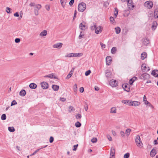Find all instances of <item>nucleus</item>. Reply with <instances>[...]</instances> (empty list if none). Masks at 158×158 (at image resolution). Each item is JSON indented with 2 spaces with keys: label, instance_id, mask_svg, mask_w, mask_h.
<instances>
[{
  "label": "nucleus",
  "instance_id": "obj_1",
  "mask_svg": "<svg viewBox=\"0 0 158 158\" xmlns=\"http://www.w3.org/2000/svg\"><path fill=\"white\" fill-rule=\"evenodd\" d=\"M86 7V4L84 2H81L78 5V10L80 12H83L85 10Z\"/></svg>",
  "mask_w": 158,
  "mask_h": 158
},
{
  "label": "nucleus",
  "instance_id": "obj_2",
  "mask_svg": "<svg viewBox=\"0 0 158 158\" xmlns=\"http://www.w3.org/2000/svg\"><path fill=\"white\" fill-rule=\"evenodd\" d=\"M135 140V143L137 146L140 148H141L142 146H141V144H143V143L141 140L140 138L139 135L136 136Z\"/></svg>",
  "mask_w": 158,
  "mask_h": 158
},
{
  "label": "nucleus",
  "instance_id": "obj_3",
  "mask_svg": "<svg viewBox=\"0 0 158 158\" xmlns=\"http://www.w3.org/2000/svg\"><path fill=\"white\" fill-rule=\"evenodd\" d=\"M144 6L149 9L152 8L153 6V3L151 1H146L144 4Z\"/></svg>",
  "mask_w": 158,
  "mask_h": 158
},
{
  "label": "nucleus",
  "instance_id": "obj_4",
  "mask_svg": "<svg viewBox=\"0 0 158 158\" xmlns=\"http://www.w3.org/2000/svg\"><path fill=\"white\" fill-rule=\"evenodd\" d=\"M150 77V75L147 73H144L142 74L140 76V78L143 80L148 79Z\"/></svg>",
  "mask_w": 158,
  "mask_h": 158
},
{
  "label": "nucleus",
  "instance_id": "obj_5",
  "mask_svg": "<svg viewBox=\"0 0 158 158\" xmlns=\"http://www.w3.org/2000/svg\"><path fill=\"white\" fill-rule=\"evenodd\" d=\"M115 151L114 148L111 147L110 149V158H115Z\"/></svg>",
  "mask_w": 158,
  "mask_h": 158
},
{
  "label": "nucleus",
  "instance_id": "obj_6",
  "mask_svg": "<svg viewBox=\"0 0 158 158\" xmlns=\"http://www.w3.org/2000/svg\"><path fill=\"white\" fill-rule=\"evenodd\" d=\"M109 83L110 85L113 87H115L117 86V81L116 80L112 79L110 80Z\"/></svg>",
  "mask_w": 158,
  "mask_h": 158
},
{
  "label": "nucleus",
  "instance_id": "obj_7",
  "mask_svg": "<svg viewBox=\"0 0 158 158\" xmlns=\"http://www.w3.org/2000/svg\"><path fill=\"white\" fill-rule=\"evenodd\" d=\"M103 27L101 26L97 27L95 29V33L97 34H98L101 32L102 31Z\"/></svg>",
  "mask_w": 158,
  "mask_h": 158
},
{
  "label": "nucleus",
  "instance_id": "obj_8",
  "mask_svg": "<svg viewBox=\"0 0 158 158\" xmlns=\"http://www.w3.org/2000/svg\"><path fill=\"white\" fill-rule=\"evenodd\" d=\"M106 64L108 65H110L112 61V58L110 56H107L106 58Z\"/></svg>",
  "mask_w": 158,
  "mask_h": 158
},
{
  "label": "nucleus",
  "instance_id": "obj_9",
  "mask_svg": "<svg viewBox=\"0 0 158 158\" xmlns=\"http://www.w3.org/2000/svg\"><path fill=\"white\" fill-rule=\"evenodd\" d=\"M122 87L125 91H127V92H129L130 88L129 85L128 84H125L124 85H122Z\"/></svg>",
  "mask_w": 158,
  "mask_h": 158
},
{
  "label": "nucleus",
  "instance_id": "obj_10",
  "mask_svg": "<svg viewBox=\"0 0 158 158\" xmlns=\"http://www.w3.org/2000/svg\"><path fill=\"white\" fill-rule=\"evenodd\" d=\"M41 86L44 89H47L48 87V84L46 82H43L41 83Z\"/></svg>",
  "mask_w": 158,
  "mask_h": 158
},
{
  "label": "nucleus",
  "instance_id": "obj_11",
  "mask_svg": "<svg viewBox=\"0 0 158 158\" xmlns=\"http://www.w3.org/2000/svg\"><path fill=\"white\" fill-rule=\"evenodd\" d=\"M156 150L154 148H153L150 152V156L152 157H153L156 155Z\"/></svg>",
  "mask_w": 158,
  "mask_h": 158
},
{
  "label": "nucleus",
  "instance_id": "obj_12",
  "mask_svg": "<svg viewBox=\"0 0 158 158\" xmlns=\"http://www.w3.org/2000/svg\"><path fill=\"white\" fill-rule=\"evenodd\" d=\"M106 76L107 78H111L112 73L109 70H107L105 72Z\"/></svg>",
  "mask_w": 158,
  "mask_h": 158
},
{
  "label": "nucleus",
  "instance_id": "obj_13",
  "mask_svg": "<svg viewBox=\"0 0 158 158\" xmlns=\"http://www.w3.org/2000/svg\"><path fill=\"white\" fill-rule=\"evenodd\" d=\"M62 45H63V44L61 43H57V44H54L53 45V47L54 48H60L62 47Z\"/></svg>",
  "mask_w": 158,
  "mask_h": 158
},
{
  "label": "nucleus",
  "instance_id": "obj_14",
  "mask_svg": "<svg viewBox=\"0 0 158 158\" xmlns=\"http://www.w3.org/2000/svg\"><path fill=\"white\" fill-rule=\"evenodd\" d=\"M44 77H48L51 79H52V78L56 79L57 78V77L56 76H54L53 73H51V74H48V75L45 76H44Z\"/></svg>",
  "mask_w": 158,
  "mask_h": 158
},
{
  "label": "nucleus",
  "instance_id": "obj_15",
  "mask_svg": "<svg viewBox=\"0 0 158 158\" xmlns=\"http://www.w3.org/2000/svg\"><path fill=\"white\" fill-rule=\"evenodd\" d=\"M152 74L156 77H158V70H154L152 71Z\"/></svg>",
  "mask_w": 158,
  "mask_h": 158
},
{
  "label": "nucleus",
  "instance_id": "obj_16",
  "mask_svg": "<svg viewBox=\"0 0 158 158\" xmlns=\"http://www.w3.org/2000/svg\"><path fill=\"white\" fill-rule=\"evenodd\" d=\"M74 71V69L73 68L69 72V74L67 75V76L66 77V78L67 79H69L72 76V75L73 74V72Z\"/></svg>",
  "mask_w": 158,
  "mask_h": 158
},
{
  "label": "nucleus",
  "instance_id": "obj_17",
  "mask_svg": "<svg viewBox=\"0 0 158 158\" xmlns=\"http://www.w3.org/2000/svg\"><path fill=\"white\" fill-rule=\"evenodd\" d=\"M79 28L82 30H85L86 28V26L85 25L83 24L82 23H81L79 25Z\"/></svg>",
  "mask_w": 158,
  "mask_h": 158
},
{
  "label": "nucleus",
  "instance_id": "obj_18",
  "mask_svg": "<svg viewBox=\"0 0 158 158\" xmlns=\"http://www.w3.org/2000/svg\"><path fill=\"white\" fill-rule=\"evenodd\" d=\"M132 102L131 106H139L140 104V102L136 101H132Z\"/></svg>",
  "mask_w": 158,
  "mask_h": 158
},
{
  "label": "nucleus",
  "instance_id": "obj_19",
  "mask_svg": "<svg viewBox=\"0 0 158 158\" xmlns=\"http://www.w3.org/2000/svg\"><path fill=\"white\" fill-rule=\"evenodd\" d=\"M154 16L155 19L158 18V8L155 9L154 12Z\"/></svg>",
  "mask_w": 158,
  "mask_h": 158
},
{
  "label": "nucleus",
  "instance_id": "obj_20",
  "mask_svg": "<svg viewBox=\"0 0 158 158\" xmlns=\"http://www.w3.org/2000/svg\"><path fill=\"white\" fill-rule=\"evenodd\" d=\"M29 86L31 89H35L37 87V85L34 83H31L29 85Z\"/></svg>",
  "mask_w": 158,
  "mask_h": 158
},
{
  "label": "nucleus",
  "instance_id": "obj_21",
  "mask_svg": "<svg viewBox=\"0 0 158 158\" xmlns=\"http://www.w3.org/2000/svg\"><path fill=\"white\" fill-rule=\"evenodd\" d=\"M147 57V54L146 52H143L142 53L141 56V59L142 60H144Z\"/></svg>",
  "mask_w": 158,
  "mask_h": 158
},
{
  "label": "nucleus",
  "instance_id": "obj_22",
  "mask_svg": "<svg viewBox=\"0 0 158 158\" xmlns=\"http://www.w3.org/2000/svg\"><path fill=\"white\" fill-rule=\"evenodd\" d=\"M157 25V24L156 21L153 22L152 26V29L155 30L156 28Z\"/></svg>",
  "mask_w": 158,
  "mask_h": 158
},
{
  "label": "nucleus",
  "instance_id": "obj_23",
  "mask_svg": "<svg viewBox=\"0 0 158 158\" xmlns=\"http://www.w3.org/2000/svg\"><path fill=\"white\" fill-rule=\"evenodd\" d=\"M149 43V40L148 38L144 39L143 42V44L144 45H147Z\"/></svg>",
  "mask_w": 158,
  "mask_h": 158
},
{
  "label": "nucleus",
  "instance_id": "obj_24",
  "mask_svg": "<svg viewBox=\"0 0 158 158\" xmlns=\"http://www.w3.org/2000/svg\"><path fill=\"white\" fill-rule=\"evenodd\" d=\"M117 109L115 107H112L110 109V113L111 114H115L116 113Z\"/></svg>",
  "mask_w": 158,
  "mask_h": 158
},
{
  "label": "nucleus",
  "instance_id": "obj_25",
  "mask_svg": "<svg viewBox=\"0 0 158 158\" xmlns=\"http://www.w3.org/2000/svg\"><path fill=\"white\" fill-rule=\"evenodd\" d=\"M26 92L24 89L22 90L19 93V95L21 96H24L26 94Z\"/></svg>",
  "mask_w": 158,
  "mask_h": 158
},
{
  "label": "nucleus",
  "instance_id": "obj_26",
  "mask_svg": "<svg viewBox=\"0 0 158 158\" xmlns=\"http://www.w3.org/2000/svg\"><path fill=\"white\" fill-rule=\"evenodd\" d=\"M47 34V31L46 30H44L40 33V35L41 36H46Z\"/></svg>",
  "mask_w": 158,
  "mask_h": 158
},
{
  "label": "nucleus",
  "instance_id": "obj_27",
  "mask_svg": "<svg viewBox=\"0 0 158 158\" xmlns=\"http://www.w3.org/2000/svg\"><path fill=\"white\" fill-rule=\"evenodd\" d=\"M131 131V129L129 128H127L126 130L125 134L127 136H128L129 135Z\"/></svg>",
  "mask_w": 158,
  "mask_h": 158
},
{
  "label": "nucleus",
  "instance_id": "obj_28",
  "mask_svg": "<svg viewBox=\"0 0 158 158\" xmlns=\"http://www.w3.org/2000/svg\"><path fill=\"white\" fill-rule=\"evenodd\" d=\"M52 88L54 91H57L59 89V86L56 85H52Z\"/></svg>",
  "mask_w": 158,
  "mask_h": 158
},
{
  "label": "nucleus",
  "instance_id": "obj_29",
  "mask_svg": "<svg viewBox=\"0 0 158 158\" xmlns=\"http://www.w3.org/2000/svg\"><path fill=\"white\" fill-rule=\"evenodd\" d=\"M116 34H119L121 31V29L119 27H117L115 28Z\"/></svg>",
  "mask_w": 158,
  "mask_h": 158
},
{
  "label": "nucleus",
  "instance_id": "obj_30",
  "mask_svg": "<svg viewBox=\"0 0 158 158\" xmlns=\"http://www.w3.org/2000/svg\"><path fill=\"white\" fill-rule=\"evenodd\" d=\"M118 9L116 7L115 8L114 14V15L115 16V18H116V17H117V16L118 15Z\"/></svg>",
  "mask_w": 158,
  "mask_h": 158
},
{
  "label": "nucleus",
  "instance_id": "obj_31",
  "mask_svg": "<svg viewBox=\"0 0 158 158\" xmlns=\"http://www.w3.org/2000/svg\"><path fill=\"white\" fill-rule=\"evenodd\" d=\"M8 130L10 132H13L15 131V129L13 127H9Z\"/></svg>",
  "mask_w": 158,
  "mask_h": 158
},
{
  "label": "nucleus",
  "instance_id": "obj_32",
  "mask_svg": "<svg viewBox=\"0 0 158 158\" xmlns=\"http://www.w3.org/2000/svg\"><path fill=\"white\" fill-rule=\"evenodd\" d=\"M83 55L82 53H74V56L75 57H77L79 56H81Z\"/></svg>",
  "mask_w": 158,
  "mask_h": 158
},
{
  "label": "nucleus",
  "instance_id": "obj_33",
  "mask_svg": "<svg viewBox=\"0 0 158 158\" xmlns=\"http://www.w3.org/2000/svg\"><path fill=\"white\" fill-rule=\"evenodd\" d=\"M142 69L144 70V71H146L147 67L146 65L145 64H143L141 66Z\"/></svg>",
  "mask_w": 158,
  "mask_h": 158
},
{
  "label": "nucleus",
  "instance_id": "obj_34",
  "mask_svg": "<svg viewBox=\"0 0 158 158\" xmlns=\"http://www.w3.org/2000/svg\"><path fill=\"white\" fill-rule=\"evenodd\" d=\"M35 7L37 9V10H39L41 8V6L39 4H37L35 5Z\"/></svg>",
  "mask_w": 158,
  "mask_h": 158
},
{
  "label": "nucleus",
  "instance_id": "obj_35",
  "mask_svg": "<svg viewBox=\"0 0 158 158\" xmlns=\"http://www.w3.org/2000/svg\"><path fill=\"white\" fill-rule=\"evenodd\" d=\"M75 126L76 127H79L81 126V124L78 121H77L75 123Z\"/></svg>",
  "mask_w": 158,
  "mask_h": 158
},
{
  "label": "nucleus",
  "instance_id": "obj_36",
  "mask_svg": "<svg viewBox=\"0 0 158 158\" xmlns=\"http://www.w3.org/2000/svg\"><path fill=\"white\" fill-rule=\"evenodd\" d=\"M116 51V47H113L112 48L111 50V53L114 54Z\"/></svg>",
  "mask_w": 158,
  "mask_h": 158
},
{
  "label": "nucleus",
  "instance_id": "obj_37",
  "mask_svg": "<svg viewBox=\"0 0 158 158\" xmlns=\"http://www.w3.org/2000/svg\"><path fill=\"white\" fill-rule=\"evenodd\" d=\"M97 140V139L96 137H94L91 139V141L93 143H96Z\"/></svg>",
  "mask_w": 158,
  "mask_h": 158
},
{
  "label": "nucleus",
  "instance_id": "obj_38",
  "mask_svg": "<svg viewBox=\"0 0 158 158\" xmlns=\"http://www.w3.org/2000/svg\"><path fill=\"white\" fill-rule=\"evenodd\" d=\"M81 115L79 114H77L76 116V118L77 119H79L81 118Z\"/></svg>",
  "mask_w": 158,
  "mask_h": 158
},
{
  "label": "nucleus",
  "instance_id": "obj_39",
  "mask_svg": "<svg viewBox=\"0 0 158 158\" xmlns=\"http://www.w3.org/2000/svg\"><path fill=\"white\" fill-rule=\"evenodd\" d=\"M74 56V53H71L69 54L68 55H66L65 56V57H73Z\"/></svg>",
  "mask_w": 158,
  "mask_h": 158
},
{
  "label": "nucleus",
  "instance_id": "obj_40",
  "mask_svg": "<svg viewBox=\"0 0 158 158\" xmlns=\"http://www.w3.org/2000/svg\"><path fill=\"white\" fill-rule=\"evenodd\" d=\"M43 148H41L39 149H37L32 154H31L30 156H31L35 154Z\"/></svg>",
  "mask_w": 158,
  "mask_h": 158
},
{
  "label": "nucleus",
  "instance_id": "obj_41",
  "mask_svg": "<svg viewBox=\"0 0 158 158\" xmlns=\"http://www.w3.org/2000/svg\"><path fill=\"white\" fill-rule=\"evenodd\" d=\"M109 4V2L108 1L105 2L103 3V6H104L106 7Z\"/></svg>",
  "mask_w": 158,
  "mask_h": 158
},
{
  "label": "nucleus",
  "instance_id": "obj_42",
  "mask_svg": "<svg viewBox=\"0 0 158 158\" xmlns=\"http://www.w3.org/2000/svg\"><path fill=\"white\" fill-rule=\"evenodd\" d=\"M73 90L75 92H76L77 91V85L76 84H75L73 86Z\"/></svg>",
  "mask_w": 158,
  "mask_h": 158
},
{
  "label": "nucleus",
  "instance_id": "obj_43",
  "mask_svg": "<svg viewBox=\"0 0 158 158\" xmlns=\"http://www.w3.org/2000/svg\"><path fill=\"white\" fill-rule=\"evenodd\" d=\"M1 119L2 120H5L6 118V116L5 114H2L1 116Z\"/></svg>",
  "mask_w": 158,
  "mask_h": 158
},
{
  "label": "nucleus",
  "instance_id": "obj_44",
  "mask_svg": "<svg viewBox=\"0 0 158 158\" xmlns=\"http://www.w3.org/2000/svg\"><path fill=\"white\" fill-rule=\"evenodd\" d=\"M121 1L123 2H125L127 1L128 2V4H131L132 2V0H121Z\"/></svg>",
  "mask_w": 158,
  "mask_h": 158
},
{
  "label": "nucleus",
  "instance_id": "obj_45",
  "mask_svg": "<svg viewBox=\"0 0 158 158\" xmlns=\"http://www.w3.org/2000/svg\"><path fill=\"white\" fill-rule=\"evenodd\" d=\"M84 35V34H83V32L82 31H81L79 36V39H81Z\"/></svg>",
  "mask_w": 158,
  "mask_h": 158
},
{
  "label": "nucleus",
  "instance_id": "obj_46",
  "mask_svg": "<svg viewBox=\"0 0 158 158\" xmlns=\"http://www.w3.org/2000/svg\"><path fill=\"white\" fill-rule=\"evenodd\" d=\"M128 6H129V8H131V9H133L134 7V5H133V2H131V4H128Z\"/></svg>",
  "mask_w": 158,
  "mask_h": 158
},
{
  "label": "nucleus",
  "instance_id": "obj_47",
  "mask_svg": "<svg viewBox=\"0 0 158 158\" xmlns=\"http://www.w3.org/2000/svg\"><path fill=\"white\" fill-rule=\"evenodd\" d=\"M130 156V154L128 153H126L124 156V158H128Z\"/></svg>",
  "mask_w": 158,
  "mask_h": 158
},
{
  "label": "nucleus",
  "instance_id": "obj_48",
  "mask_svg": "<svg viewBox=\"0 0 158 158\" xmlns=\"http://www.w3.org/2000/svg\"><path fill=\"white\" fill-rule=\"evenodd\" d=\"M91 73V71L90 70H88L85 72V76H87L89 75L90 74V73Z\"/></svg>",
  "mask_w": 158,
  "mask_h": 158
},
{
  "label": "nucleus",
  "instance_id": "obj_49",
  "mask_svg": "<svg viewBox=\"0 0 158 158\" xmlns=\"http://www.w3.org/2000/svg\"><path fill=\"white\" fill-rule=\"evenodd\" d=\"M132 101L127 100V105H131L132 103Z\"/></svg>",
  "mask_w": 158,
  "mask_h": 158
},
{
  "label": "nucleus",
  "instance_id": "obj_50",
  "mask_svg": "<svg viewBox=\"0 0 158 158\" xmlns=\"http://www.w3.org/2000/svg\"><path fill=\"white\" fill-rule=\"evenodd\" d=\"M96 27V25H94V26H91L90 27V28L91 30H95Z\"/></svg>",
  "mask_w": 158,
  "mask_h": 158
},
{
  "label": "nucleus",
  "instance_id": "obj_51",
  "mask_svg": "<svg viewBox=\"0 0 158 158\" xmlns=\"http://www.w3.org/2000/svg\"><path fill=\"white\" fill-rule=\"evenodd\" d=\"M10 8L9 7H7L6 8V11L7 13H10Z\"/></svg>",
  "mask_w": 158,
  "mask_h": 158
},
{
  "label": "nucleus",
  "instance_id": "obj_52",
  "mask_svg": "<svg viewBox=\"0 0 158 158\" xmlns=\"http://www.w3.org/2000/svg\"><path fill=\"white\" fill-rule=\"evenodd\" d=\"M110 21L113 23L114 21V17L111 16L110 17Z\"/></svg>",
  "mask_w": 158,
  "mask_h": 158
},
{
  "label": "nucleus",
  "instance_id": "obj_53",
  "mask_svg": "<svg viewBox=\"0 0 158 158\" xmlns=\"http://www.w3.org/2000/svg\"><path fill=\"white\" fill-rule=\"evenodd\" d=\"M17 104V102L15 100H13L11 102V106L16 105Z\"/></svg>",
  "mask_w": 158,
  "mask_h": 158
},
{
  "label": "nucleus",
  "instance_id": "obj_54",
  "mask_svg": "<svg viewBox=\"0 0 158 158\" xmlns=\"http://www.w3.org/2000/svg\"><path fill=\"white\" fill-rule=\"evenodd\" d=\"M85 109L86 111H87L88 109V104L86 102H85Z\"/></svg>",
  "mask_w": 158,
  "mask_h": 158
},
{
  "label": "nucleus",
  "instance_id": "obj_55",
  "mask_svg": "<svg viewBox=\"0 0 158 158\" xmlns=\"http://www.w3.org/2000/svg\"><path fill=\"white\" fill-rule=\"evenodd\" d=\"M15 42L16 43H19L20 41V40L19 38H16L15 39Z\"/></svg>",
  "mask_w": 158,
  "mask_h": 158
},
{
  "label": "nucleus",
  "instance_id": "obj_56",
  "mask_svg": "<svg viewBox=\"0 0 158 158\" xmlns=\"http://www.w3.org/2000/svg\"><path fill=\"white\" fill-rule=\"evenodd\" d=\"M54 140V138L53 137H50L49 139V142L50 143H52Z\"/></svg>",
  "mask_w": 158,
  "mask_h": 158
},
{
  "label": "nucleus",
  "instance_id": "obj_57",
  "mask_svg": "<svg viewBox=\"0 0 158 158\" xmlns=\"http://www.w3.org/2000/svg\"><path fill=\"white\" fill-rule=\"evenodd\" d=\"M74 2V0H71L69 2V4L70 6H72Z\"/></svg>",
  "mask_w": 158,
  "mask_h": 158
},
{
  "label": "nucleus",
  "instance_id": "obj_58",
  "mask_svg": "<svg viewBox=\"0 0 158 158\" xmlns=\"http://www.w3.org/2000/svg\"><path fill=\"white\" fill-rule=\"evenodd\" d=\"M69 109L70 110H69V112L74 111L75 110V109L72 106L69 107Z\"/></svg>",
  "mask_w": 158,
  "mask_h": 158
},
{
  "label": "nucleus",
  "instance_id": "obj_59",
  "mask_svg": "<svg viewBox=\"0 0 158 158\" xmlns=\"http://www.w3.org/2000/svg\"><path fill=\"white\" fill-rule=\"evenodd\" d=\"M38 10H36V9H35L34 10V13L36 15H38L39 14V12H38Z\"/></svg>",
  "mask_w": 158,
  "mask_h": 158
},
{
  "label": "nucleus",
  "instance_id": "obj_60",
  "mask_svg": "<svg viewBox=\"0 0 158 158\" xmlns=\"http://www.w3.org/2000/svg\"><path fill=\"white\" fill-rule=\"evenodd\" d=\"M78 146V144H77V145H74L73 147L74 148H73V150L74 151H76L77 150V147Z\"/></svg>",
  "mask_w": 158,
  "mask_h": 158
},
{
  "label": "nucleus",
  "instance_id": "obj_61",
  "mask_svg": "<svg viewBox=\"0 0 158 158\" xmlns=\"http://www.w3.org/2000/svg\"><path fill=\"white\" fill-rule=\"evenodd\" d=\"M120 134L122 136V137H123L125 136V133L123 131H120Z\"/></svg>",
  "mask_w": 158,
  "mask_h": 158
},
{
  "label": "nucleus",
  "instance_id": "obj_62",
  "mask_svg": "<svg viewBox=\"0 0 158 158\" xmlns=\"http://www.w3.org/2000/svg\"><path fill=\"white\" fill-rule=\"evenodd\" d=\"M107 137L109 140L110 141H112V138L109 135H108L107 136Z\"/></svg>",
  "mask_w": 158,
  "mask_h": 158
},
{
  "label": "nucleus",
  "instance_id": "obj_63",
  "mask_svg": "<svg viewBox=\"0 0 158 158\" xmlns=\"http://www.w3.org/2000/svg\"><path fill=\"white\" fill-rule=\"evenodd\" d=\"M153 143L155 145H156L158 144L157 140L155 139L153 141Z\"/></svg>",
  "mask_w": 158,
  "mask_h": 158
},
{
  "label": "nucleus",
  "instance_id": "obj_64",
  "mask_svg": "<svg viewBox=\"0 0 158 158\" xmlns=\"http://www.w3.org/2000/svg\"><path fill=\"white\" fill-rule=\"evenodd\" d=\"M45 8H46V9L48 11H49L50 10V7L49 5H46L45 6Z\"/></svg>",
  "mask_w": 158,
  "mask_h": 158
}]
</instances>
